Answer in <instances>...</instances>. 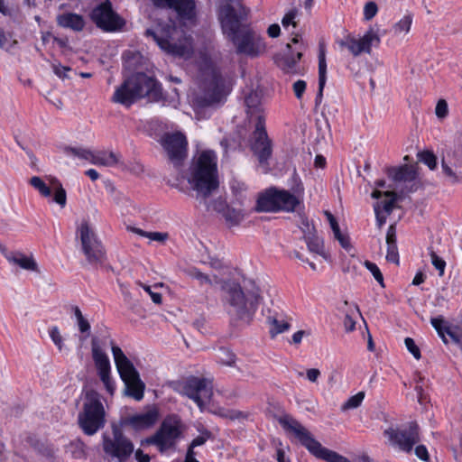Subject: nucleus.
<instances>
[{
  "label": "nucleus",
  "instance_id": "nucleus-1",
  "mask_svg": "<svg viewBox=\"0 0 462 462\" xmlns=\"http://www.w3.org/2000/svg\"><path fill=\"white\" fill-rule=\"evenodd\" d=\"M223 34L233 43L238 55L254 59L266 52L264 39L244 23L247 12L239 0H223L217 9Z\"/></svg>",
  "mask_w": 462,
  "mask_h": 462
},
{
  "label": "nucleus",
  "instance_id": "nucleus-2",
  "mask_svg": "<svg viewBox=\"0 0 462 462\" xmlns=\"http://www.w3.org/2000/svg\"><path fill=\"white\" fill-rule=\"evenodd\" d=\"M221 290L227 313L233 319L249 322L261 300L259 288L253 282L251 289H243L236 282L226 281L221 283Z\"/></svg>",
  "mask_w": 462,
  "mask_h": 462
},
{
  "label": "nucleus",
  "instance_id": "nucleus-3",
  "mask_svg": "<svg viewBox=\"0 0 462 462\" xmlns=\"http://www.w3.org/2000/svg\"><path fill=\"white\" fill-rule=\"evenodd\" d=\"M186 179L197 192V198L206 199L218 188L217 156L212 151H204L192 160Z\"/></svg>",
  "mask_w": 462,
  "mask_h": 462
},
{
  "label": "nucleus",
  "instance_id": "nucleus-4",
  "mask_svg": "<svg viewBox=\"0 0 462 462\" xmlns=\"http://www.w3.org/2000/svg\"><path fill=\"white\" fill-rule=\"evenodd\" d=\"M177 88H116L111 100L126 108L145 99L147 103L160 102L176 107L180 103Z\"/></svg>",
  "mask_w": 462,
  "mask_h": 462
},
{
  "label": "nucleus",
  "instance_id": "nucleus-5",
  "mask_svg": "<svg viewBox=\"0 0 462 462\" xmlns=\"http://www.w3.org/2000/svg\"><path fill=\"white\" fill-rule=\"evenodd\" d=\"M145 34L152 37L158 46L169 54L189 58L192 53V38L172 24L147 29Z\"/></svg>",
  "mask_w": 462,
  "mask_h": 462
},
{
  "label": "nucleus",
  "instance_id": "nucleus-6",
  "mask_svg": "<svg viewBox=\"0 0 462 462\" xmlns=\"http://www.w3.org/2000/svg\"><path fill=\"white\" fill-rule=\"evenodd\" d=\"M279 423L286 431L292 433L300 444L316 457L328 462H351L346 457L322 447V445L313 438L311 433L291 416L284 415L281 417Z\"/></svg>",
  "mask_w": 462,
  "mask_h": 462
},
{
  "label": "nucleus",
  "instance_id": "nucleus-7",
  "mask_svg": "<svg viewBox=\"0 0 462 462\" xmlns=\"http://www.w3.org/2000/svg\"><path fill=\"white\" fill-rule=\"evenodd\" d=\"M302 194L291 193L287 189L270 188L261 193L256 200L258 212H294L302 204Z\"/></svg>",
  "mask_w": 462,
  "mask_h": 462
},
{
  "label": "nucleus",
  "instance_id": "nucleus-8",
  "mask_svg": "<svg viewBox=\"0 0 462 462\" xmlns=\"http://www.w3.org/2000/svg\"><path fill=\"white\" fill-rule=\"evenodd\" d=\"M112 354L118 374L125 383V394L139 402L144 395L145 384L133 363L117 346H112Z\"/></svg>",
  "mask_w": 462,
  "mask_h": 462
},
{
  "label": "nucleus",
  "instance_id": "nucleus-9",
  "mask_svg": "<svg viewBox=\"0 0 462 462\" xmlns=\"http://www.w3.org/2000/svg\"><path fill=\"white\" fill-rule=\"evenodd\" d=\"M105 416L99 393L96 391L87 392L82 411L78 415L80 429L86 435H94L105 426Z\"/></svg>",
  "mask_w": 462,
  "mask_h": 462
},
{
  "label": "nucleus",
  "instance_id": "nucleus-10",
  "mask_svg": "<svg viewBox=\"0 0 462 462\" xmlns=\"http://www.w3.org/2000/svg\"><path fill=\"white\" fill-rule=\"evenodd\" d=\"M229 94L230 88H188L186 97L197 118L200 119L205 109L223 105Z\"/></svg>",
  "mask_w": 462,
  "mask_h": 462
},
{
  "label": "nucleus",
  "instance_id": "nucleus-11",
  "mask_svg": "<svg viewBox=\"0 0 462 462\" xmlns=\"http://www.w3.org/2000/svg\"><path fill=\"white\" fill-rule=\"evenodd\" d=\"M77 237L81 245V251L88 263L102 264L106 261V250L90 224L84 220L77 227Z\"/></svg>",
  "mask_w": 462,
  "mask_h": 462
},
{
  "label": "nucleus",
  "instance_id": "nucleus-12",
  "mask_svg": "<svg viewBox=\"0 0 462 462\" xmlns=\"http://www.w3.org/2000/svg\"><path fill=\"white\" fill-rule=\"evenodd\" d=\"M102 448L111 461L126 462L134 451V446L122 430L114 428L112 435H103Z\"/></svg>",
  "mask_w": 462,
  "mask_h": 462
},
{
  "label": "nucleus",
  "instance_id": "nucleus-13",
  "mask_svg": "<svg viewBox=\"0 0 462 462\" xmlns=\"http://www.w3.org/2000/svg\"><path fill=\"white\" fill-rule=\"evenodd\" d=\"M177 390L180 394L191 399L201 411L205 410L213 395L211 382L196 376H190L179 383Z\"/></svg>",
  "mask_w": 462,
  "mask_h": 462
},
{
  "label": "nucleus",
  "instance_id": "nucleus-14",
  "mask_svg": "<svg viewBox=\"0 0 462 462\" xmlns=\"http://www.w3.org/2000/svg\"><path fill=\"white\" fill-rule=\"evenodd\" d=\"M180 434V420L175 416H168L163 420L155 434L147 439V442L154 445L160 452H165L174 448Z\"/></svg>",
  "mask_w": 462,
  "mask_h": 462
},
{
  "label": "nucleus",
  "instance_id": "nucleus-15",
  "mask_svg": "<svg viewBox=\"0 0 462 462\" xmlns=\"http://www.w3.org/2000/svg\"><path fill=\"white\" fill-rule=\"evenodd\" d=\"M124 68L130 75L121 87H158L157 81L152 76L135 69L142 63L143 56L139 51H126L123 54Z\"/></svg>",
  "mask_w": 462,
  "mask_h": 462
},
{
  "label": "nucleus",
  "instance_id": "nucleus-16",
  "mask_svg": "<svg viewBox=\"0 0 462 462\" xmlns=\"http://www.w3.org/2000/svg\"><path fill=\"white\" fill-rule=\"evenodd\" d=\"M306 48L301 36L294 33L291 42L286 44L283 53L275 55V63L286 73H296L300 69L299 61Z\"/></svg>",
  "mask_w": 462,
  "mask_h": 462
},
{
  "label": "nucleus",
  "instance_id": "nucleus-17",
  "mask_svg": "<svg viewBox=\"0 0 462 462\" xmlns=\"http://www.w3.org/2000/svg\"><path fill=\"white\" fill-rule=\"evenodd\" d=\"M383 434L391 446L406 453H410L420 439L419 426L416 422H410L405 429L389 428Z\"/></svg>",
  "mask_w": 462,
  "mask_h": 462
},
{
  "label": "nucleus",
  "instance_id": "nucleus-18",
  "mask_svg": "<svg viewBox=\"0 0 462 462\" xmlns=\"http://www.w3.org/2000/svg\"><path fill=\"white\" fill-rule=\"evenodd\" d=\"M250 148L254 154L257 157L261 165L268 167V160L273 153V143L269 139L265 122L260 120L255 122L254 130L250 137Z\"/></svg>",
  "mask_w": 462,
  "mask_h": 462
},
{
  "label": "nucleus",
  "instance_id": "nucleus-19",
  "mask_svg": "<svg viewBox=\"0 0 462 462\" xmlns=\"http://www.w3.org/2000/svg\"><path fill=\"white\" fill-rule=\"evenodd\" d=\"M90 17L97 27L106 32H114L125 25V21L112 8L106 0L97 5L91 12Z\"/></svg>",
  "mask_w": 462,
  "mask_h": 462
},
{
  "label": "nucleus",
  "instance_id": "nucleus-20",
  "mask_svg": "<svg viewBox=\"0 0 462 462\" xmlns=\"http://www.w3.org/2000/svg\"><path fill=\"white\" fill-rule=\"evenodd\" d=\"M162 145L167 152L170 162L179 168L187 157V140L181 133L166 134L162 140Z\"/></svg>",
  "mask_w": 462,
  "mask_h": 462
},
{
  "label": "nucleus",
  "instance_id": "nucleus-21",
  "mask_svg": "<svg viewBox=\"0 0 462 462\" xmlns=\"http://www.w3.org/2000/svg\"><path fill=\"white\" fill-rule=\"evenodd\" d=\"M243 97L247 116L250 119L254 117L256 122H265L263 106L269 97L264 88H244Z\"/></svg>",
  "mask_w": 462,
  "mask_h": 462
},
{
  "label": "nucleus",
  "instance_id": "nucleus-22",
  "mask_svg": "<svg viewBox=\"0 0 462 462\" xmlns=\"http://www.w3.org/2000/svg\"><path fill=\"white\" fill-rule=\"evenodd\" d=\"M91 350L92 357L97 367L99 378L104 383L107 393L113 394L116 390V386L113 380L110 377V361L106 354L102 350V348L98 345L97 338L92 339Z\"/></svg>",
  "mask_w": 462,
  "mask_h": 462
},
{
  "label": "nucleus",
  "instance_id": "nucleus-23",
  "mask_svg": "<svg viewBox=\"0 0 462 462\" xmlns=\"http://www.w3.org/2000/svg\"><path fill=\"white\" fill-rule=\"evenodd\" d=\"M160 419V411L157 406L152 405L144 411L130 415L124 420V424L134 430H144L152 428Z\"/></svg>",
  "mask_w": 462,
  "mask_h": 462
},
{
  "label": "nucleus",
  "instance_id": "nucleus-24",
  "mask_svg": "<svg viewBox=\"0 0 462 462\" xmlns=\"http://www.w3.org/2000/svg\"><path fill=\"white\" fill-rule=\"evenodd\" d=\"M441 169L445 178L452 184L462 181V152H445L441 158Z\"/></svg>",
  "mask_w": 462,
  "mask_h": 462
},
{
  "label": "nucleus",
  "instance_id": "nucleus-25",
  "mask_svg": "<svg viewBox=\"0 0 462 462\" xmlns=\"http://www.w3.org/2000/svg\"><path fill=\"white\" fill-rule=\"evenodd\" d=\"M159 8L173 9L182 20L191 21L196 17L197 0H151Z\"/></svg>",
  "mask_w": 462,
  "mask_h": 462
},
{
  "label": "nucleus",
  "instance_id": "nucleus-26",
  "mask_svg": "<svg viewBox=\"0 0 462 462\" xmlns=\"http://www.w3.org/2000/svg\"><path fill=\"white\" fill-rule=\"evenodd\" d=\"M5 259L12 264L26 271L39 272L38 264L32 256H27L18 251L2 250Z\"/></svg>",
  "mask_w": 462,
  "mask_h": 462
},
{
  "label": "nucleus",
  "instance_id": "nucleus-27",
  "mask_svg": "<svg viewBox=\"0 0 462 462\" xmlns=\"http://www.w3.org/2000/svg\"><path fill=\"white\" fill-rule=\"evenodd\" d=\"M57 23L63 28L80 32L85 27L84 18L74 13H65L57 17Z\"/></svg>",
  "mask_w": 462,
  "mask_h": 462
},
{
  "label": "nucleus",
  "instance_id": "nucleus-28",
  "mask_svg": "<svg viewBox=\"0 0 462 462\" xmlns=\"http://www.w3.org/2000/svg\"><path fill=\"white\" fill-rule=\"evenodd\" d=\"M388 176L397 182H411L417 177V172L412 166L403 165L388 170Z\"/></svg>",
  "mask_w": 462,
  "mask_h": 462
},
{
  "label": "nucleus",
  "instance_id": "nucleus-29",
  "mask_svg": "<svg viewBox=\"0 0 462 462\" xmlns=\"http://www.w3.org/2000/svg\"><path fill=\"white\" fill-rule=\"evenodd\" d=\"M120 156L114 152L92 151L91 163L97 166L114 167L119 162Z\"/></svg>",
  "mask_w": 462,
  "mask_h": 462
},
{
  "label": "nucleus",
  "instance_id": "nucleus-30",
  "mask_svg": "<svg viewBox=\"0 0 462 462\" xmlns=\"http://www.w3.org/2000/svg\"><path fill=\"white\" fill-rule=\"evenodd\" d=\"M40 95L57 108H61L69 97L63 88H42Z\"/></svg>",
  "mask_w": 462,
  "mask_h": 462
},
{
  "label": "nucleus",
  "instance_id": "nucleus-31",
  "mask_svg": "<svg viewBox=\"0 0 462 462\" xmlns=\"http://www.w3.org/2000/svg\"><path fill=\"white\" fill-rule=\"evenodd\" d=\"M208 411L217 416L224 419H229L231 420H245L248 417L246 412L224 407H211Z\"/></svg>",
  "mask_w": 462,
  "mask_h": 462
},
{
  "label": "nucleus",
  "instance_id": "nucleus-32",
  "mask_svg": "<svg viewBox=\"0 0 462 462\" xmlns=\"http://www.w3.org/2000/svg\"><path fill=\"white\" fill-rule=\"evenodd\" d=\"M187 275L199 282L200 286L208 285L213 286L215 283H219L218 278L217 275H214L211 278L209 275L202 273L196 267H190L186 271Z\"/></svg>",
  "mask_w": 462,
  "mask_h": 462
},
{
  "label": "nucleus",
  "instance_id": "nucleus-33",
  "mask_svg": "<svg viewBox=\"0 0 462 462\" xmlns=\"http://www.w3.org/2000/svg\"><path fill=\"white\" fill-rule=\"evenodd\" d=\"M72 310L76 319L78 328L79 332L82 334L81 339L85 340L90 335V323L88 320V319L84 317L82 311L78 306H74L72 308Z\"/></svg>",
  "mask_w": 462,
  "mask_h": 462
},
{
  "label": "nucleus",
  "instance_id": "nucleus-34",
  "mask_svg": "<svg viewBox=\"0 0 462 462\" xmlns=\"http://www.w3.org/2000/svg\"><path fill=\"white\" fill-rule=\"evenodd\" d=\"M362 43L365 49V52L369 53L371 51L372 46H378L380 43V36L378 34V30L371 27L365 35L361 38Z\"/></svg>",
  "mask_w": 462,
  "mask_h": 462
},
{
  "label": "nucleus",
  "instance_id": "nucleus-35",
  "mask_svg": "<svg viewBox=\"0 0 462 462\" xmlns=\"http://www.w3.org/2000/svg\"><path fill=\"white\" fill-rule=\"evenodd\" d=\"M52 189L54 190V196L52 200L57 203L61 208H65L67 204V193L63 189L61 183L56 180H51Z\"/></svg>",
  "mask_w": 462,
  "mask_h": 462
},
{
  "label": "nucleus",
  "instance_id": "nucleus-36",
  "mask_svg": "<svg viewBox=\"0 0 462 462\" xmlns=\"http://www.w3.org/2000/svg\"><path fill=\"white\" fill-rule=\"evenodd\" d=\"M412 23V15L411 14H405L399 22L393 25L394 34L397 36H405L411 30Z\"/></svg>",
  "mask_w": 462,
  "mask_h": 462
},
{
  "label": "nucleus",
  "instance_id": "nucleus-37",
  "mask_svg": "<svg viewBox=\"0 0 462 462\" xmlns=\"http://www.w3.org/2000/svg\"><path fill=\"white\" fill-rule=\"evenodd\" d=\"M208 439V434H207V435H199V436L196 437L191 441V443H190V445H189V447L188 448V451L186 453L185 459H184L183 462H199L195 457L196 453L194 451V448L196 447H199V446H201V445L205 444V442L207 441Z\"/></svg>",
  "mask_w": 462,
  "mask_h": 462
},
{
  "label": "nucleus",
  "instance_id": "nucleus-38",
  "mask_svg": "<svg viewBox=\"0 0 462 462\" xmlns=\"http://www.w3.org/2000/svg\"><path fill=\"white\" fill-rule=\"evenodd\" d=\"M223 217L229 226H237L244 219V213L241 209L226 207L223 212Z\"/></svg>",
  "mask_w": 462,
  "mask_h": 462
},
{
  "label": "nucleus",
  "instance_id": "nucleus-39",
  "mask_svg": "<svg viewBox=\"0 0 462 462\" xmlns=\"http://www.w3.org/2000/svg\"><path fill=\"white\" fill-rule=\"evenodd\" d=\"M268 321L271 325L270 334L272 337L290 328V324L284 319H278L276 317H269Z\"/></svg>",
  "mask_w": 462,
  "mask_h": 462
},
{
  "label": "nucleus",
  "instance_id": "nucleus-40",
  "mask_svg": "<svg viewBox=\"0 0 462 462\" xmlns=\"http://www.w3.org/2000/svg\"><path fill=\"white\" fill-rule=\"evenodd\" d=\"M383 196L386 197V199L382 202H377L376 204H380L382 212L390 215L397 200V194L393 191H385Z\"/></svg>",
  "mask_w": 462,
  "mask_h": 462
},
{
  "label": "nucleus",
  "instance_id": "nucleus-41",
  "mask_svg": "<svg viewBox=\"0 0 462 462\" xmlns=\"http://www.w3.org/2000/svg\"><path fill=\"white\" fill-rule=\"evenodd\" d=\"M64 152L91 162L92 151L83 147H65Z\"/></svg>",
  "mask_w": 462,
  "mask_h": 462
},
{
  "label": "nucleus",
  "instance_id": "nucleus-42",
  "mask_svg": "<svg viewBox=\"0 0 462 462\" xmlns=\"http://www.w3.org/2000/svg\"><path fill=\"white\" fill-rule=\"evenodd\" d=\"M327 74L326 54L323 47L319 48V87H325Z\"/></svg>",
  "mask_w": 462,
  "mask_h": 462
},
{
  "label": "nucleus",
  "instance_id": "nucleus-43",
  "mask_svg": "<svg viewBox=\"0 0 462 462\" xmlns=\"http://www.w3.org/2000/svg\"><path fill=\"white\" fill-rule=\"evenodd\" d=\"M69 448L75 459H81L86 457V445L80 439L71 441L69 445Z\"/></svg>",
  "mask_w": 462,
  "mask_h": 462
},
{
  "label": "nucleus",
  "instance_id": "nucleus-44",
  "mask_svg": "<svg viewBox=\"0 0 462 462\" xmlns=\"http://www.w3.org/2000/svg\"><path fill=\"white\" fill-rule=\"evenodd\" d=\"M29 183L37 189L42 197L47 198L51 195V189L40 177H32Z\"/></svg>",
  "mask_w": 462,
  "mask_h": 462
},
{
  "label": "nucleus",
  "instance_id": "nucleus-45",
  "mask_svg": "<svg viewBox=\"0 0 462 462\" xmlns=\"http://www.w3.org/2000/svg\"><path fill=\"white\" fill-rule=\"evenodd\" d=\"M217 361L222 365L233 366L236 364V356L229 349L221 347L218 350Z\"/></svg>",
  "mask_w": 462,
  "mask_h": 462
},
{
  "label": "nucleus",
  "instance_id": "nucleus-46",
  "mask_svg": "<svg viewBox=\"0 0 462 462\" xmlns=\"http://www.w3.org/2000/svg\"><path fill=\"white\" fill-rule=\"evenodd\" d=\"M430 323L441 337L442 341L445 344H448V339L446 337L447 332L445 331V328H452V326H445V320L441 317L432 318L430 319Z\"/></svg>",
  "mask_w": 462,
  "mask_h": 462
},
{
  "label": "nucleus",
  "instance_id": "nucleus-47",
  "mask_svg": "<svg viewBox=\"0 0 462 462\" xmlns=\"http://www.w3.org/2000/svg\"><path fill=\"white\" fill-rule=\"evenodd\" d=\"M447 335L451 338L452 342L456 344L462 350V326H452V328H446Z\"/></svg>",
  "mask_w": 462,
  "mask_h": 462
},
{
  "label": "nucleus",
  "instance_id": "nucleus-48",
  "mask_svg": "<svg viewBox=\"0 0 462 462\" xmlns=\"http://www.w3.org/2000/svg\"><path fill=\"white\" fill-rule=\"evenodd\" d=\"M136 234L147 237L152 241L164 242L168 238L167 233L162 232H146L139 228H132Z\"/></svg>",
  "mask_w": 462,
  "mask_h": 462
},
{
  "label": "nucleus",
  "instance_id": "nucleus-49",
  "mask_svg": "<svg viewBox=\"0 0 462 462\" xmlns=\"http://www.w3.org/2000/svg\"><path fill=\"white\" fill-rule=\"evenodd\" d=\"M346 46L348 49V51L355 56H357L362 52H365V49L362 43L361 38L360 39H355V38L348 39L346 42Z\"/></svg>",
  "mask_w": 462,
  "mask_h": 462
},
{
  "label": "nucleus",
  "instance_id": "nucleus-50",
  "mask_svg": "<svg viewBox=\"0 0 462 462\" xmlns=\"http://www.w3.org/2000/svg\"><path fill=\"white\" fill-rule=\"evenodd\" d=\"M304 240L306 241L308 248L310 252H314L319 254H322L323 244L319 237L315 236L314 234L309 237H305Z\"/></svg>",
  "mask_w": 462,
  "mask_h": 462
},
{
  "label": "nucleus",
  "instance_id": "nucleus-51",
  "mask_svg": "<svg viewBox=\"0 0 462 462\" xmlns=\"http://www.w3.org/2000/svg\"><path fill=\"white\" fill-rule=\"evenodd\" d=\"M365 398V393L359 392L356 394L348 398V400L343 404L342 411L356 409L359 407Z\"/></svg>",
  "mask_w": 462,
  "mask_h": 462
},
{
  "label": "nucleus",
  "instance_id": "nucleus-52",
  "mask_svg": "<svg viewBox=\"0 0 462 462\" xmlns=\"http://www.w3.org/2000/svg\"><path fill=\"white\" fill-rule=\"evenodd\" d=\"M419 160L425 163L430 170H434L437 167V157L431 152L425 151L420 152Z\"/></svg>",
  "mask_w": 462,
  "mask_h": 462
},
{
  "label": "nucleus",
  "instance_id": "nucleus-53",
  "mask_svg": "<svg viewBox=\"0 0 462 462\" xmlns=\"http://www.w3.org/2000/svg\"><path fill=\"white\" fill-rule=\"evenodd\" d=\"M429 250L432 265L439 271V275L442 276L445 272L446 262L441 257H439L431 248Z\"/></svg>",
  "mask_w": 462,
  "mask_h": 462
},
{
  "label": "nucleus",
  "instance_id": "nucleus-54",
  "mask_svg": "<svg viewBox=\"0 0 462 462\" xmlns=\"http://www.w3.org/2000/svg\"><path fill=\"white\" fill-rule=\"evenodd\" d=\"M364 264L367 268V270H369L371 272L374 278L379 282V284L382 287H384L383 276V273H381L379 267L374 263H372L370 261H365Z\"/></svg>",
  "mask_w": 462,
  "mask_h": 462
},
{
  "label": "nucleus",
  "instance_id": "nucleus-55",
  "mask_svg": "<svg viewBox=\"0 0 462 462\" xmlns=\"http://www.w3.org/2000/svg\"><path fill=\"white\" fill-rule=\"evenodd\" d=\"M49 334H50V337H51L52 342L59 348V350L60 351L62 350V348L64 346L63 337L60 334L59 328L56 326L50 328Z\"/></svg>",
  "mask_w": 462,
  "mask_h": 462
},
{
  "label": "nucleus",
  "instance_id": "nucleus-56",
  "mask_svg": "<svg viewBox=\"0 0 462 462\" xmlns=\"http://www.w3.org/2000/svg\"><path fill=\"white\" fill-rule=\"evenodd\" d=\"M298 15L297 9L290 10L282 19V24L284 28H287L289 25H292L294 28L298 26V22L295 21V18Z\"/></svg>",
  "mask_w": 462,
  "mask_h": 462
},
{
  "label": "nucleus",
  "instance_id": "nucleus-57",
  "mask_svg": "<svg viewBox=\"0 0 462 462\" xmlns=\"http://www.w3.org/2000/svg\"><path fill=\"white\" fill-rule=\"evenodd\" d=\"M378 12V6L376 3L371 1L367 2L364 6V19L365 21L372 20Z\"/></svg>",
  "mask_w": 462,
  "mask_h": 462
},
{
  "label": "nucleus",
  "instance_id": "nucleus-58",
  "mask_svg": "<svg viewBox=\"0 0 462 462\" xmlns=\"http://www.w3.org/2000/svg\"><path fill=\"white\" fill-rule=\"evenodd\" d=\"M299 226L303 233V238L309 237L310 236H312L313 233H315L314 226L311 225L309 222L308 218L305 217H300V222Z\"/></svg>",
  "mask_w": 462,
  "mask_h": 462
},
{
  "label": "nucleus",
  "instance_id": "nucleus-59",
  "mask_svg": "<svg viewBox=\"0 0 462 462\" xmlns=\"http://www.w3.org/2000/svg\"><path fill=\"white\" fill-rule=\"evenodd\" d=\"M404 344L408 351L413 356V357L419 360L421 357L420 348L415 344L414 340L411 337L404 339Z\"/></svg>",
  "mask_w": 462,
  "mask_h": 462
},
{
  "label": "nucleus",
  "instance_id": "nucleus-60",
  "mask_svg": "<svg viewBox=\"0 0 462 462\" xmlns=\"http://www.w3.org/2000/svg\"><path fill=\"white\" fill-rule=\"evenodd\" d=\"M386 259L388 262L399 263V253L397 245H387Z\"/></svg>",
  "mask_w": 462,
  "mask_h": 462
},
{
  "label": "nucleus",
  "instance_id": "nucleus-61",
  "mask_svg": "<svg viewBox=\"0 0 462 462\" xmlns=\"http://www.w3.org/2000/svg\"><path fill=\"white\" fill-rule=\"evenodd\" d=\"M374 213L376 217V223L379 228H381L386 222L387 216L385 213L382 212L380 204H375Z\"/></svg>",
  "mask_w": 462,
  "mask_h": 462
},
{
  "label": "nucleus",
  "instance_id": "nucleus-62",
  "mask_svg": "<svg viewBox=\"0 0 462 462\" xmlns=\"http://www.w3.org/2000/svg\"><path fill=\"white\" fill-rule=\"evenodd\" d=\"M436 116L439 118H443L448 115V104L446 100L439 99L437 103L435 109Z\"/></svg>",
  "mask_w": 462,
  "mask_h": 462
},
{
  "label": "nucleus",
  "instance_id": "nucleus-63",
  "mask_svg": "<svg viewBox=\"0 0 462 462\" xmlns=\"http://www.w3.org/2000/svg\"><path fill=\"white\" fill-rule=\"evenodd\" d=\"M414 452L417 457L420 458V460L430 462V455L427 448L424 445H418L415 448Z\"/></svg>",
  "mask_w": 462,
  "mask_h": 462
},
{
  "label": "nucleus",
  "instance_id": "nucleus-64",
  "mask_svg": "<svg viewBox=\"0 0 462 462\" xmlns=\"http://www.w3.org/2000/svg\"><path fill=\"white\" fill-rule=\"evenodd\" d=\"M447 152L462 153V133H459L455 141L453 148L446 151Z\"/></svg>",
  "mask_w": 462,
  "mask_h": 462
}]
</instances>
